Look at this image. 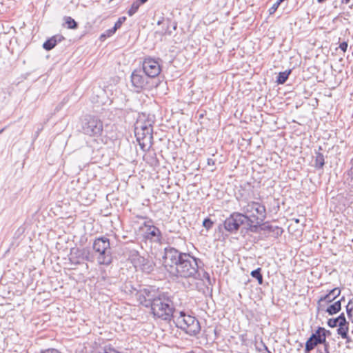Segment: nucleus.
Returning a JSON list of instances; mask_svg holds the SVG:
<instances>
[{
  "instance_id": "5",
  "label": "nucleus",
  "mask_w": 353,
  "mask_h": 353,
  "mask_svg": "<svg viewBox=\"0 0 353 353\" xmlns=\"http://www.w3.org/2000/svg\"><path fill=\"white\" fill-rule=\"evenodd\" d=\"M174 323L177 327L190 336H196L200 332L201 325L198 319L183 312H180V316L176 318Z\"/></svg>"
},
{
  "instance_id": "12",
  "label": "nucleus",
  "mask_w": 353,
  "mask_h": 353,
  "mask_svg": "<svg viewBox=\"0 0 353 353\" xmlns=\"http://www.w3.org/2000/svg\"><path fill=\"white\" fill-rule=\"evenodd\" d=\"M152 223L153 221L152 219H149L148 221L144 222L143 225L146 228L145 231L144 232V237L150 241L159 243L162 239L161 232Z\"/></svg>"
},
{
  "instance_id": "53",
  "label": "nucleus",
  "mask_w": 353,
  "mask_h": 353,
  "mask_svg": "<svg viewBox=\"0 0 353 353\" xmlns=\"http://www.w3.org/2000/svg\"><path fill=\"white\" fill-rule=\"evenodd\" d=\"M345 300V297L342 296L339 301H340V303H341L342 301Z\"/></svg>"
},
{
  "instance_id": "15",
  "label": "nucleus",
  "mask_w": 353,
  "mask_h": 353,
  "mask_svg": "<svg viewBox=\"0 0 353 353\" xmlns=\"http://www.w3.org/2000/svg\"><path fill=\"white\" fill-rule=\"evenodd\" d=\"M135 263L136 267H139L143 272L147 274L152 272L155 266V263L151 259L145 258L139 255H137Z\"/></svg>"
},
{
  "instance_id": "17",
  "label": "nucleus",
  "mask_w": 353,
  "mask_h": 353,
  "mask_svg": "<svg viewBox=\"0 0 353 353\" xmlns=\"http://www.w3.org/2000/svg\"><path fill=\"white\" fill-rule=\"evenodd\" d=\"M261 230L268 232L270 236L275 239L281 236L283 232V229L281 227L271 225L269 222H265L262 224Z\"/></svg>"
},
{
  "instance_id": "25",
  "label": "nucleus",
  "mask_w": 353,
  "mask_h": 353,
  "mask_svg": "<svg viewBox=\"0 0 353 353\" xmlns=\"http://www.w3.org/2000/svg\"><path fill=\"white\" fill-rule=\"evenodd\" d=\"M291 72H292V70L290 69L287 70L284 72H280L276 77V82L278 84L285 83L287 81V80L289 77V75L291 74Z\"/></svg>"
},
{
  "instance_id": "13",
  "label": "nucleus",
  "mask_w": 353,
  "mask_h": 353,
  "mask_svg": "<svg viewBox=\"0 0 353 353\" xmlns=\"http://www.w3.org/2000/svg\"><path fill=\"white\" fill-rule=\"evenodd\" d=\"M321 330L317 329L315 332L312 333L310 338L306 341L305 345V352L310 353L318 345L325 342V336L321 334Z\"/></svg>"
},
{
  "instance_id": "18",
  "label": "nucleus",
  "mask_w": 353,
  "mask_h": 353,
  "mask_svg": "<svg viewBox=\"0 0 353 353\" xmlns=\"http://www.w3.org/2000/svg\"><path fill=\"white\" fill-rule=\"evenodd\" d=\"M189 254L190 253L182 252L181 254H179V256H177L176 259L173 263V268L168 269V271L174 276H176L179 272V267L184 263Z\"/></svg>"
},
{
  "instance_id": "29",
  "label": "nucleus",
  "mask_w": 353,
  "mask_h": 353,
  "mask_svg": "<svg viewBox=\"0 0 353 353\" xmlns=\"http://www.w3.org/2000/svg\"><path fill=\"white\" fill-rule=\"evenodd\" d=\"M349 325L350 323H345V325H339L338 329L336 330L337 334L341 337L346 336V334H348L349 332Z\"/></svg>"
},
{
  "instance_id": "47",
  "label": "nucleus",
  "mask_w": 353,
  "mask_h": 353,
  "mask_svg": "<svg viewBox=\"0 0 353 353\" xmlns=\"http://www.w3.org/2000/svg\"><path fill=\"white\" fill-rule=\"evenodd\" d=\"M256 350H257L258 352H262L263 350H264V349H263V346H262V345H261V347H256Z\"/></svg>"
},
{
  "instance_id": "36",
  "label": "nucleus",
  "mask_w": 353,
  "mask_h": 353,
  "mask_svg": "<svg viewBox=\"0 0 353 353\" xmlns=\"http://www.w3.org/2000/svg\"><path fill=\"white\" fill-rule=\"evenodd\" d=\"M327 323V325L332 328L339 326L336 318H332V319H328Z\"/></svg>"
},
{
  "instance_id": "3",
  "label": "nucleus",
  "mask_w": 353,
  "mask_h": 353,
  "mask_svg": "<svg viewBox=\"0 0 353 353\" xmlns=\"http://www.w3.org/2000/svg\"><path fill=\"white\" fill-rule=\"evenodd\" d=\"M92 249L97 254V260L99 265H109L112 263L113 257L108 238L105 236L96 238Z\"/></svg>"
},
{
  "instance_id": "11",
  "label": "nucleus",
  "mask_w": 353,
  "mask_h": 353,
  "mask_svg": "<svg viewBox=\"0 0 353 353\" xmlns=\"http://www.w3.org/2000/svg\"><path fill=\"white\" fill-rule=\"evenodd\" d=\"M137 141L143 151L149 150L153 145V131L145 129L143 131H134Z\"/></svg>"
},
{
  "instance_id": "58",
  "label": "nucleus",
  "mask_w": 353,
  "mask_h": 353,
  "mask_svg": "<svg viewBox=\"0 0 353 353\" xmlns=\"http://www.w3.org/2000/svg\"><path fill=\"white\" fill-rule=\"evenodd\" d=\"M295 222H296V223H299V219H296V220H295Z\"/></svg>"
},
{
  "instance_id": "1",
  "label": "nucleus",
  "mask_w": 353,
  "mask_h": 353,
  "mask_svg": "<svg viewBox=\"0 0 353 353\" xmlns=\"http://www.w3.org/2000/svg\"><path fill=\"white\" fill-rule=\"evenodd\" d=\"M139 303L145 307H150L154 317L170 321L173 317L175 307L168 292L160 291L154 286H148L137 291Z\"/></svg>"
},
{
  "instance_id": "2",
  "label": "nucleus",
  "mask_w": 353,
  "mask_h": 353,
  "mask_svg": "<svg viewBox=\"0 0 353 353\" xmlns=\"http://www.w3.org/2000/svg\"><path fill=\"white\" fill-rule=\"evenodd\" d=\"M79 131L94 140H97L103 135V122L97 116L85 114L80 119Z\"/></svg>"
},
{
  "instance_id": "46",
  "label": "nucleus",
  "mask_w": 353,
  "mask_h": 353,
  "mask_svg": "<svg viewBox=\"0 0 353 353\" xmlns=\"http://www.w3.org/2000/svg\"><path fill=\"white\" fill-rule=\"evenodd\" d=\"M203 277H204L205 279H208V280H210V278L209 273H208V272H205L203 273Z\"/></svg>"
},
{
  "instance_id": "9",
  "label": "nucleus",
  "mask_w": 353,
  "mask_h": 353,
  "mask_svg": "<svg viewBox=\"0 0 353 353\" xmlns=\"http://www.w3.org/2000/svg\"><path fill=\"white\" fill-rule=\"evenodd\" d=\"M243 212L245 214H249L248 216L255 219V220H260L264 221L266 218V209L265 207L256 201H249L243 206Z\"/></svg>"
},
{
  "instance_id": "60",
  "label": "nucleus",
  "mask_w": 353,
  "mask_h": 353,
  "mask_svg": "<svg viewBox=\"0 0 353 353\" xmlns=\"http://www.w3.org/2000/svg\"><path fill=\"white\" fill-rule=\"evenodd\" d=\"M322 150L321 147H319V150Z\"/></svg>"
},
{
  "instance_id": "33",
  "label": "nucleus",
  "mask_w": 353,
  "mask_h": 353,
  "mask_svg": "<svg viewBox=\"0 0 353 353\" xmlns=\"http://www.w3.org/2000/svg\"><path fill=\"white\" fill-rule=\"evenodd\" d=\"M126 21V17H121L118 19V20L116 21V23H114V26H113V28L114 29V30H117L118 29H119L121 28V26H122V24Z\"/></svg>"
},
{
  "instance_id": "57",
  "label": "nucleus",
  "mask_w": 353,
  "mask_h": 353,
  "mask_svg": "<svg viewBox=\"0 0 353 353\" xmlns=\"http://www.w3.org/2000/svg\"><path fill=\"white\" fill-rule=\"evenodd\" d=\"M137 217L139 218V219H145V217H144V216H138Z\"/></svg>"
},
{
  "instance_id": "34",
  "label": "nucleus",
  "mask_w": 353,
  "mask_h": 353,
  "mask_svg": "<svg viewBox=\"0 0 353 353\" xmlns=\"http://www.w3.org/2000/svg\"><path fill=\"white\" fill-rule=\"evenodd\" d=\"M337 323L339 325H345V323H348L349 321L346 320L345 314L343 312L341 313L337 317H336Z\"/></svg>"
},
{
  "instance_id": "30",
  "label": "nucleus",
  "mask_w": 353,
  "mask_h": 353,
  "mask_svg": "<svg viewBox=\"0 0 353 353\" xmlns=\"http://www.w3.org/2000/svg\"><path fill=\"white\" fill-rule=\"evenodd\" d=\"M142 4L141 3H139L137 0L133 2L130 9L128 10V14L130 17L133 16L139 10V7Z\"/></svg>"
},
{
  "instance_id": "39",
  "label": "nucleus",
  "mask_w": 353,
  "mask_h": 353,
  "mask_svg": "<svg viewBox=\"0 0 353 353\" xmlns=\"http://www.w3.org/2000/svg\"><path fill=\"white\" fill-rule=\"evenodd\" d=\"M347 46H348V44H347V42L346 41H343L342 43H340L339 45V48L343 52H346L347 49Z\"/></svg>"
},
{
  "instance_id": "45",
  "label": "nucleus",
  "mask_w": 353,
  "mask_h": 353,
  "mask_svg": "<svg viewBox=\"0 0 353 353\" xmlns=\"http://www.w3.org/2000/svg\"><path fill=\"white\" fill-rule=\"evenodd\" d=\"M214 163H215L214 161L212 159H210V158L208 159V164L209 165H214Z\"/></svg>"
},
{
  "instance_id": "41",
  "label": "nucleus",
  "mask_w": 353,
  "mask_h": 353,
  "mask_svg": "<svg viewBox=\"0 0 353 353\" xmlns=\"http://www.w3.org/2000/svg\"><path fill=\"white\" fill-rule=\"evenodd\" d=\"M150 163L151 165L156 164L158 162V160H157V155H156L155 152H154L152 156L150 157Z\"/></svg>"
},
{
  "instance_id": "10",
  "label": "nucleus",
  "mask_w": 353,
  "mask_h": 353,
  "mask_svg": "<svg viewBox=\"0 0 353 353\" xmlns=\"http://www.w3.org/2000/svg\"><path fill=\"white\" fill-rule=\"evenodd\" d=\"M141 70L149 79H154L159 76L161 68L158 61L149 57L143 60Z\"/></svg>"
},
{
  "instance_id": "38",
  "label": "nucleus",
  "mask_w": 353,
  "mask_h": 353,
  "mask_svg": "<svg viewBox=\"0 0 353 353\" xmlns=\"http://www.w3.org/2000/svg\"><path fill=\"white\" fill-rule=\"evenodd\" d=\"M319 330H321V334L325 336V340L326 339V337L327 336H330L331 334V332L330 330H327L325 329L323 327H318Z\"/></svg>"
},
{
  "instance_id": "59",
  "label": "nucleus",
  "mask_w": 353,
  "mask_h": 353,
  "mask_svg": "<svg viewBox=\"0 0 353 353\" xmlns=\"http://www.w3.org/2000/svg\"><path fill=\"white\" fill-rule=\"evenodd\" d=\"M191 287H192V285L189 283V288H191Z\"/></svg>"
},
{
  "instance_id": "50",
  "label": "nucleus",
  "mask_w": 353,
  "mask_h": 353,
  "mask_svg": "<svg viewBox=\"0 0 353 353\" xmlns=\"http://www.w3.org/2000/svg\"><path fill=\"white\" fill-rule=\"evenodd\" d=\"M42 130V128L41 129H39L37 132H36V138L39 136L41 130Z\"/></svg>"
},
{
  "instance_id": "31",
  "label": "nucleus",
  "mask_w": 353,
  "mask_h": 353,
  "mask_svg": "<svg viewBox=\"0 0 353 353\" xmlns=\"http://www.w3.org/2000/svg\"><path fill=\"white\" fill-rule=\"evenodd\" d=\"M214 225V221L211 220L209 217L204 219L203 221V226L207 230H210Z\"/></svg>"
},
{
  "instance_id": "19",
  "label": "nucleus",
  "mask_w": 353,
  "mask_h": 353,
  "mask_svg": "<svg viewBox=\"0 0 353 353\" xmlns=\"http://www.w3.org/2000/svg\"><path fill=\"white\" fill-rule=\"evenodd\" d=\"M65 38L61 34H56L54 36H52L50 39H47L43 44V48L46 50H52L58 43H60L63 40H64Z\"/></svg>"
},
{
  "instance_id": "32",
  "label": "nucleus",
  "mask_w": 353,
  "mask_h": 353,
  "mask_svg": "<svg viewBox=\"0 0 353 353\" xmlns=\"http://www.w3.org/2000/svg\"><path fill=\"white\" fill-rule=\"evenodd\" d=\"M116 31L117 30H114L113 28H112L111 29H108L100 36V39L101 40H104L106 38L112 36L116 32Z\"/></svg>"
},
{
  "instance_id": "37",
  "label": "nucleus",
  "mask_w": 353,
  "mask_h": 353,
  "mask_svg": "<svg viewBox=\"0 0 353 353\" xmlns=\"http://www.w3.org/2000/svg\"><path fill=\"white\" fill-rule=\"evenodd\" d=\"M279 6L280 4H278L277 2L276 1L269 9L270 14H274L276 11Z\"/></svg>"
},
{
  "instance_id": "28",
  "label": "nucleus",
  "mask_w": 353,
  "mask_h": 353,
  "mask_svg": "<svg viewBox=\"0 0 353 353\" xmlns=\"http://www.w3.org/2000/svg\"><path fill=\"white\" fill-rule=\"evenodd\" d=\"M346 312L349 321L353 323V297L349 300L346 305Z\"/></svg>"
},
{
  "instance_id": "27",
  "label": "nucleus",
  "mask_w": 353,
  "mask_h": 353,
  "mask_svg": "<svg viewBox=\"0 0 353 353\" xmlns=\"http://www.w3.org/2000/svg\"><path fill=\"white\" fill-rule=\"evenodd\" d=\"M250 275L252 277L256 279L259 285H262L263 283V277L261 274V268H258L256 270H254L251 272Z\"/></svg>"
},
{
  "instance_id": "54",
  "label": "nucleus",
  "mask_w": 353,
  "mask_h": 353,
  "mask_svg": "<svg viewBox=\"0 0 353 353\" xmlns=\"http://www.w3.org/2000/svg\"><path fill=\"white\" fill-rule=\"evenodd\" d=\"M163 23V21H158L157 24H158V25H160V24H161V23Z\"/></svg>"
},
{
  "instance_id": "40",
  "label": "nucleus",
  "mask_w": 353,
  "mask_h": 353,
  "mask_svg": "<svg viewBox=\"0 0 353 353\" xmlns=\"http://www.w3.org/2000/svg\"><path fill=\"white\" fill-rule=\"evenodd\" d=\"M40 353H61L57 349L50 348L41 351Z\"/></svg>"
},
{
  "instance_id": "8",
  "label": "nucleus",
  "mask_w": 353,
  "mask_h": 353,
  "mask_svg": "<svg viewBox=\"0 0 353 353\" xmlns=\"http://www.w3.org/2000/svg\"><path fill=\"white\" fill-rule=\"evenodd\" d=\"M130 77L132 86L137 92H140L143 90H150L152 88L148 81L149 78L141 70H134Z\"/></svg>"
},
{
  "instance_id": "6",
  "label": "nucleus",
  "mask_w": 353,
  "mask_h": 353,
  "mask_svg": "<svg viewBox=\"0 0 353 353\" xmlns=\"http://www.w3.org/2000/svg\"><path fill=\"white\" fill-rule=\"evenodd\" d=\"M69 260L72 264L80 265L85 261L93 262L94 256L88 248H72L70 249Z\"/></svg>"
},
{
  "instance_id": "14",
  "label": "nucleus",
  "mask_w": 353,
  "mask_h": 353,
  "mask_svg": "<svg viewBox=\"0 0 353 353\" xmlns=\"http://www.w3.org/2000/svg\"><path fill=\"white\" fill-rule=\"evenodd\" d=\"M181 253V252L173 247L168 246L164 249L163 264L167 270L168 269L173 268V263L175 261L177 256H179V254Z\"/></svg>"
},
{
  "instance_id": "44",
  "label": "nucleus",
  "mask_w": 353,
  "mask_h": 353,
  "mask_svg": "<svg viewBox=\"0 0 353 353\" xmlns=\"http://www.w3.org/2000/svg\"><path fill=\"white\" fill-rule=\"evenodd\" d=\"M171 22L168 19V25H167V28H169V24ZM165 34H172V31L171 30H168V29H167L165 32Z\"/></svg>"
},
{
  "instance_id": "48",
  "label": "nucleus",
  "mask_w": 353,
  "mask_h": 353,
  "mask_svg": "<svg viewBox=\"0 0 353 353\" xmlns=\"http://www.w3.org/2000/svg\"><path fill=\"white\" fill-rule=\"evenodd\" d=\"M139 3H141L142 5L145 3L148 0H137Z\"/></svg>"
},
{
  "instance_id": "42",
  "label": "nucleus",
  "mask_w": 353,
  "mask_h": 353,
  "mask_svg": "<svg viewBox=\"0 0 353 353\" xmlns=\"http://www.w3.org/2000/svg\"><path fill=\"white\" fill-rule=\"evenodd\" d=\"M321 344L323 345V346H324V352H326V353H330V352H329V347H330L329 343L325 340V342L324 343H321Z\"/></svg>"
},
{
  "instance_id": "35",
  "label": "nucleus",
  "mask_w": 353,
  "mask_h": 353,
  "mask_svg": "<svg viewBox=\"0 0 353 353\" xmlns=\"http://www.w3.org/2000/svg\"><path fill=\"white\" fill-rule=\"evenodd\" d=\"M245 217H246V219H245L246 221H245L244 225H245V226L244 228H249L251 225H253L256 223L255 219L248 216V215H247V214H245Z\"/></svg>"
},
{
  "instance_id": "20",
  "label": "nucleus",
  "mask_w": 353,
  "mask_h": 353,
  "mask_svg": "<svg viewBox=\"0 0 353 353\" xmlns=\"http://www.w3.org/2000/svg\"><path fill=\"white\" fill-rule=\"evenodd\" d=\"M341 292V290L339 288H334L332 290H330L328 293L326 294L325 295L321 296V298L319 300V303L322 301L331 303L340 296Z\"/></svg>"
},
{
  "instance_id": "21",
  "label": "nucleus",
  "mask_w": 353,
  "mask_h": 353,
  "mask_svg": "<svg viewBox=\"0 0 353 353\" xmlns=\"http://www.w3.org/2000/svg\"><path fill=\"white\" fill-rule=\"evenodd\" d=\"M148 129L149 131H153V126L150 121H137L134 127V131H143Z\"/></svg>"
},
{
  "instance_id": "16",
  "label": "nucleus",
  "mask_w": 353,
  "mask_h": 353,
  "mask_svg": "<svg viewBox=\"0 0 353 353\" xmlns=\"http://www.w3.org/2000/svg\"><path fill=\"white\" fill-rule=\"evenodd\" d=\"M239 194L241 199L248 203L250 199L254 198L253 187L249 183L240 186Z\"/></svg>"
},
{
  "instance_id": "56",
  "label": "nucleus",
  "mask_w": 353,
  "mask_h": 353,
  "mask_svg": "<svg viewBox=\"0 0 353 353\" xmlns=\"http://www.w3.org/2000/svg\"><path fill=\"white\" fill-rule=\"evenodd\" d=\"M350 172L352 174H353V167H352V168H351V169H350Z\"/></svg>"
},
{
  "instance_id": "24",
  "label": "nucleus",
  "mask_w": 353,
  "mask_h": 353,
  "mask_svg": "<svg viewBox=\"0 0 353 353\" xmlns=\"http://www.w3.org/2000/svg\"><path fill=\"white\" fill-rule=\"evenodd\" d=\"M255 221L256 223L253 225H251L249 228H243V230H245L246 233H259L260 231H261L262 224L264 223L260 220Z\"/></svg>"
},
{
  "instance_id": "55",
  "label": "nucleus",
  "mask_w": 353,
  "mask_h": 353,
  "mask_svg": "<svg viewBox=\"0 0 353 353\" xmlns=\"http://www.w3.org/2000/svg\"><path fill=\"white\" fill-rule=\"evenodd\" d=\"M4 130H5V128H2L0 130V134L3 132Z\"/></svg>"
},
{
  "instance_id": "52",
  "label": "nucleus",
  "mask_w": 353,
  "mask_h": 353,
  "mask_svg": "<svg viewBox=\"0 0 353 353\" xmlns=\"http://www.w3.org/2000/svg\"><path fill=\"white\" fill-rule=\"evenodd\" d=\"M285 1V0H277V1H276V2H277V3H278V4H280V5H281V3L283 1Z\"/></svg>"
},
{
  "instance_id": "23",
  "label": "nucleus",
  "mask_w": 353,
  "mask_h": 353,
  "mask_svg": "<svg viewBox=\"0 0 353 353\" xmlns=\"http://www.w3.org/2000/svg\"><path fill=\"white\" fill-rule=\"evenodd\" d=\"M341 310V303L340 301H336L334 303L330 305L325 310L329 315H334L339 313Z\"/></svg>"
},
{
  "instance_id": "43",
  "label": "nucleus",
  "mask_w": 353,
  "mask_h": 353,
  "mask_svg": "<svg viewBox=\"0 0 353 353\" xmlns=\"http://www.w3.org/2000/svg\"><path fill=\"white\" fill-rule=\"evenodd\" d=\"M341 338L345 340V343H352V339L349 336V335H348V334H346V336H345V337H341Z\"/></svg>"
},
{
  "instance_id": "49",
  "label": "nucleus",
  "mask_w": 353,
  "mask_h": 353,
  "mask_svg": "<svg viewBox=\"0 0 353 353\" xmlns=\"http://www.w3.org/2000/svg\"><path fill=\"white\" fill-rule=\"evenodd\" d=\"M350 0H341V3L347 4Z\"/></svg>"
},
{
  "instance_id": "61",
  "label": "nucleus",
  "mask_w": 353,
  "mask_h": 353,
  "mask_svg": "<svg viewBox=\"0 0 353 353\" xmlns=\"http://www.w3.org/2000/svg\"><path fill=\"white\" fill-rule=\"evenodd\" d=\"M320 353H323V352H320ZM324 353H326V352H324Z\"/></svg>"
},
{
  "instance_id": "51",
  "label": "nucleus",
  "mask_w": 353,
  "mask_h": 353,
  "mask_svg": "<svg viewBox=\"0 0 353 353\" xmlns=\"http://www.w3.org/2000/svg\"><path fill=\"white\" fill-rule=\"evenodd\" d=\"M172 28H173V30H176V23H173Z\"/></svg>"
},
{
  "instance_id": "22",
  "label": "nucleus",
  "mask_w": 353,
  "mask_h": 353,
  "mask_svg": "<svg viewBox=\"0 0 353 353\" xmlns=\"http://www.w3.org/2000/svg\"><path fill=\"white\" fill-rule=\"evenodd\" d=\"M314 165L316 169L321 170L323 169L325 165V157L324 155L321 153L319 151L315 152L314 157Z\"/></svg>"
},
{
  "instance_id": "26",
  "label": "nucleus",
  "mask_w": 353,
  "mask_h": 353,
  "mask_svg": "<svg viewBox=\"0 0 353 353\" xmlns=\"http://www.w3.org/2000/svg\"><path fill=\"white\" fill-rule=\"evenodd\" d=\"M63 20L68 29L76 30L78 28V23L71 17L65 16L64 17Z\"/></svg>"
},
{
  "instance_id": "7",
  "label": "nucleus",
  "mask_w": 353,
  "mask_h": 353,
  "mask_svg": "<svg viewBox=\"0 0 353 353\" xmlns=\"http://www.w3.org/2000/svg\"><path fill=\"white\" fill-rule=\"evenodd\" d=\"M245 214L233 212L223 222L225 230L231 234L236 233L241 225L246 221Z\"/></svg>"
},
{
  "instance_id": "4",
  "label": "nucleus",
  "mask_w": 353,
  "mask_h": 353,
  "mask_svg": "<svg viewBox=\"0 0 353 353\" xmlns=\"http://www.w3.org/2000/svg\"><path fill=\"white\" fill-rule=\"evenodd\" d=\"M201 263H202L201 259L189 254L184 263L179 267V272L176 276L199 279L200 278L199 268Z\"/></svg>"
}]
</instances>
